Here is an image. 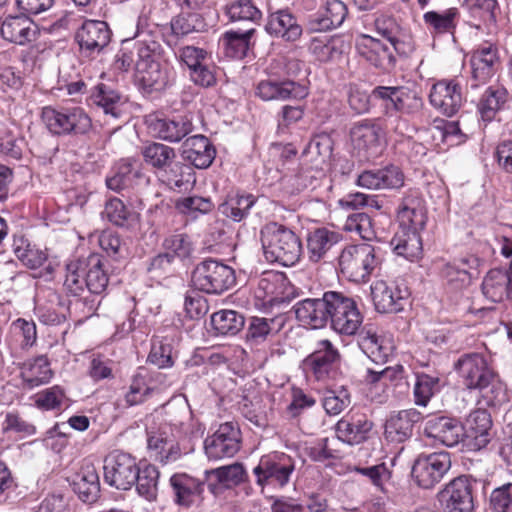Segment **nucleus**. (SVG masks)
<instances>
[{"instance_id":"nucleus-1","label":"nucleus","mask_w":512,"mask_h":512,"mask_svg":"<svg viewBox=\"0 0 512 512\" xmlns=\"http://www.w3.org/2000/svg\"><path fill=\"white\" fill-rule=\"evenodd\" d=\"M328 321L330 327L342 336H354L358 333L361 350L375 363L384 364L394 350L391 340L378 334L372 324L361 329L363 315L354 298L343 292L328 291Z\"/></svg>"},{"instance_id":"nucleus-2","label":"nucleus","mask_w":512,"mask_h":512,"mask_svg":"<svg viewBox=\"0 0 512 512\" xmlns=\"http://www.w3.org/2000/svg\"><path fill=\"white\" fill-rule=\"evenodd\" d=\"M454 370L467 390H477L489 407L508 402L507 389L481 353H465L454 363Z\"/></svg>"},{"instance_id":"nucleus-3","label":"nucleus","mask_w":512,"mask_h":512,"mask_svg":"<svg viewBox=\"0 0 512 512\" xmlns=\"http://www.w3.org/2000/svg\"><path fill=\"white\" fill-rule=\"evenodd\" d=\"M106 263L105 258L98 253L67 263L64 280L67 292L73 296H80L85 289L91 294L104 293L109 283Z\"/></svg>"},{"instance_id":"nucleus-4","label":"nucleus","mask_w":512,"mask_h":512,"mask_svg":"<svg viewBox=\"0 0 512 512\" xmlns=\"http://www.w3.org/2000/svg\"><path fill=\"white\" fill-rule=\"evenodd\" d=\"M261 242L265 259L283 266L295 265L302 255V242L290 228L271 222L261 230Z\"/></svg>"},{"instance_id":"nucleus-5","label":"nucleus","mask_w":512,"mask_h":512,"mask_svg":"<svg viewBox=\"0 0 512 512\" xmlns=\"http://www.w3.org/2000/svg\"><path fill=\"white\" fill-rule=\"evenodd\" d=\"M381 265L382 258L378 250L367 243L347 244L338 256L340 272L355 283H367Z\"/></svg>"},{"instance_id":"nucleus-6","label":"nucleus","mask_w":512,"mask_h":512,"mask_svg":"<svg viewBox=\"0 0 512 512\" xmlns=\"http://www.w3.org/2000/svg\"><path fill=\"white\" fill-rule=\"evenodd\" d=\"M41 120L55 136L85 135L92 128L91 118L79 106H44L41 110Z\"/></svg>"},{"instance_id":"nucleus-7","label":"nucleus","mask_w":512,"mask_h":512,"mask_svg":"<svg viewBox=\"0 0 512 512\" xmlns=\"http://www.w3.org/2000/svg\"><path fill=\"white\" fill-rule=\"evenodd\" d=\"M340 362L338 348L330 340L321 339L303 360L302 368L308 378L327 384L340 375Z\"/></svg>"},{"instance_id":"nucleus-8","label":"nucleus","mask_w":512,"mask_h":512,"mask_svg":"<svg viewBox=\"0 0 512 512\" xmlns=\"http://www.w3.org/2000/svg\"><path fill=\"white\" fill-rule=\"evenodd\" d=\"M192 283L198 291L220 295L236 285V273L231 266L208 258L194 268Z\"/></svg>"},{"instance_id":"nucleus-9","label":"nucleus","mask_w":512,"mask_h":512,"mask_svg":"<svg viewBox=\"0 0 512 512\" xmlns=\"http://www.w3.org/2000/svg\"><path fill=\"white\" fill-rule=\"evenodd\" d=\"M468 57L472 89L487 84L501 70L502 60L496 43L483 41L469 52Z\"/></svg>"},{"instance_id":"nucleus-10","label":"nucleus","mask_w":512,"mask_h":512,"mask_svg":"<svg viewBox=\"0 0 512 512\" xmlns=\"http://www.w3.org/2000/svg\"><path fill=\"white\" fill-rule=\"evenodd\" d=\"M499 244L500 254L509 260V268L490 269L481 283L482 294L493 303L512 300V240L502 237Z\"/></svg>"},{"instance_id":"nucleus-11","label":"nucleus","mask_w":512,"mask_h":512,"mask_svg":"<svg viewBox=\"0 0 512 512\" xmlns=\"http://www.w3.org/2000/svg\"><path fill=\"white\" fill-rule=\"evenodd\" d=\"M295 470L294 459L283 452H273L263 455L259 463L253 469L256 484L264 488L272 486L283 488L289 481Z\"/></svg>"},{"instance_id":"nucleus-12","label":"nucleus","mask_w":512,"mask_h":512,"mask_svg":"<svg viewBox=\"0 0 512 512\" xmlns=\"http://www.w3.org/2000/svg\"><path fill=\"white\" fill-rule=\"evenodd\" d=\"M371 96L381 102L383 110L400 114L415 115L424 105L419 93L406 86H376Z\"/></svg>"},{"instance_id":"nucleus-13","label":"nucleus","mask_w":512,"mask_h":512,"mask_svg":"<svg viewBox=\"0 0 512 512\" xmlns=\"http://www.w3.org/2000/svg\"><path fill=\"white\" fill-rule=\"evenodd\" d=\"M475 483L476 480L466 475L448 482L437 494L441 509L444 512H473Z\"/></svg>"},{"instance_id":"nucleus-14","label":"nucleus","mask_w":512,"mask_h":512,"mask_svg":"<svg viewBox=\"0 0 512 512\" xmlns=\"http://www.w3.org/2000/svg\"><path fill=\"white\" fill-rule=\"evenodd\" d=\"M136 458L123 451H113L104 460V480L118 490H130L136 482Z\"/></svg>"},{"instance_id":"nucleus-15","label":"nucleus","mask_w":512,"mask_h":512,"mask_svg":"<svg viewBox=\"0 0 512 512\" xmlns=\"http://www.w3.org/2000/svg\"><path fill=\"white\" fill-rule=\"evenodd\" d=\"M450 468V454L445 451L434 452L418 456L411 474L419 487L431 489L443 479Z\"/></svg>"},{"instance_id":"nucleus-16","label":"nucleus","mask_w":512,"mask_h":512,"mask_svg":"<svg viewBox=\"0 0 512 512\" xmlns=\"http://www.w3.org/2000/svg\"><path fill=\"white\" fill-rule=\"evenodd\" d=\"M410 290L404 280H378L371 285L375 308L381 313H398L404 309Z\"/></svg>"},{"instance_id":"nucleus-17","label":"nucleus","mask_w":512,"mask_h":512,"mask_svg":"<svg viewBox=\"0 0 512 512\" xmlns=\"http://www.w3.org/2000/svg\"><path fill=\"white\" fill-rule=\"evenodd\" d=\"M241 432L233 422L220 424L218 429L204 441V449L209 459L218 460L233 457L240 449Z\"/></svg>"},{"instance_id":"nucleus-18","label":"nucleus","mask_w":512,"mask_h":512,"mask_svg":"<svg viewBox=\"0 0 512 512\" xmlns=\"http://www.w3.org/2000/svg\"><path fill=\"white\" fill-rule=\"evenodd\" d=\"M255 95L263 101L303 100L309 95L307 86L294 80L269 77L255 86Z\"/></svg>"},{"instance_id":"nucleus-19","label":"nucleus","mask_w":512,"mask_h":512,"mask_svg":"<svg viewBox=\"0 0 512 512\" xmlns=\"http://www.w3.org/2000/svg\"><path fill=\"white\" fill-rule=\"evenodd\" d=\"M381 126L376 119H362L355 122L350 129L353 150L366 160L375 157L380 151Z\"/></svg>"},{"instance_id":"nucleus-20","label":"nucleus","mask_w":512,"mask_h":512,"mask_svg":"<svg viewBox=\"0 0 512 512\" xmlns=\"http://www.w3.org/2000/svg\"><path fill=\"white\" fill-rule=\"evenodd\" d=\"M111 30L108 24L100 20H86L77 29L75 41L80 52L86 56L99 54L111 41Z\"/></svg>"},{"instance_id":"nucleus-21","label":"nucleus","mask_w":512,"mask_h":512,"mask_svg":"<svg viewBox=\"0 0 512 512\" xmlns=\"http://www.w3.org/2000/svg\"><path fill=\"white\" fill-rule=\"evenodd\" d=\"M175 504L184 509L198 507L204 501L205 482L185 473L174 474L170 478Z\"/></svg>"},{"instance_id":"nucleus-22","label":"nucleus","mask_w":512,"mask_h":512,"mask_svg":"<svg viewBox=\"0 0 512 512\" xmlns=\"http://www.w3.org/2000/svg\"><path fill=\"white\" fill-rule=\"evenodd\" d=\"M356 50L365 61L383 72H390L396 66L391 48L370 35L362 34L358 38Z\"/></svg>"},{"instance_id":"nucleus-23","label":"nucleus","mask_w":512,"mask_h":512,"mask_svg":"<svg viewBox=\"0 0 512 512\" xmlns=\"http://www.w3.org/2000/svg\"><path fill=\"white\" fill-rule=\"evenodd\" d=\"M431 105L447 116L455 115L463 104L461 85L456 80H441L432 86Z\"/></svg>"},{"instance_id":"nucleus-24","label":"nucleus","mask_w":512,"mask_h":512,"mask_svg":"<svg viewBox=\"0 0 512 512\" xmlns=\"http://www.w3.org/2000/svg\"><path fill=\"white\" fill-rule=\"evenodd\" d=\"M10 355L17 359L21 358L37 342V328L33 320L18 318L9 327L6 339Z\"/></svg>"},{"instance_id":"nucleus-25","label":"nucleus","mask_w":512,"mask_h":512,"mask_svg":"<svg viewBox=\"0 0 512 512\" xmlns=\"http://www.w3.org/2000/svg\"><path fill=\"white\" fill-rule=\"evenodd\" d=\"M462 7L473 20V26L487 34L497 32V22L501 13L498 0H463Z\"/></svg>"},{"instance_id":"nucleus-26","label":"nucleus","mask_w":512,"mask_h":512,"mask_svg":"<svg viewBox=\"0 0 512 512\" xmlns=\"http://www.w3.org/2000/svg\"><path fill=\"white\" fill-rule=\"evenodd\" d=\"M285 287L286 278L283 273L265 271L258 280L254 295L262 306L272 308L288 302Z\"/></svg>"},{"instance_id":"nucleus-27","label":"nucleus","mask_w":512,"mask_h":512,"mask_svg":"<svg viewBox=\"0 0 512 512\" xmlns=\"http://www.w3.org/2000/svg\"><path fill=\"white\" fill-rule=\"evenodd\" d=\"M462 427L464 437L474 450L486 447L491 440L492 420L485 409H476L470 412Z\"/></svg>"},{"instance_id":"nucleus-28","label":"nucleus","mask_w":512,"mask_h":512,"mask_svg":"<svg viewBox=\"0 0 512 512\" xmlns=\"http://www.w3.org/2000/svg\"><path fill=\"white\" fill-rule=\"evenodd\" d=\"M372 427L366 414L350 411L337 422L335 430L340 440L354 445L365 441Z\"/></svg>"},{"instance_id":"nucleus-29","label":"nucleus","mask_w":512,"mask_h":512,"mask_svg":"<svg viewBox=\"0 0 512 512\" xmlns=\"http://www.w3.org/2000/svg\"><path fill=\"white\" fill-rule=\"evenodd\" d=\"M135 81L145 94L160 93L174 81L175 72L168 63L135 71Z\"/></svg>"},{"instance_id":"nucleus-30","label":"nucleus","mask_w":512,"mask_h":512,"mask_svg":"<svg viewBox=\"0 0 512 512\" xmlns=\"http://www.w3.org/2000/svg\"><path fill=\"white\" fill-rule=\"evenodd\" d=\"M328 291L322 298H307L294 305L295 316L299 322L313 329H320L328 323Z\"/></svg>"},{"instance_id":"nucleus-31","label":"nucleus","mask_w":512,"mask_h":512,"mask_svg":"<svg viewBox=\"0 0 512 512\" xmlns=\"http://www.w3.org/2000/svg\"><path fill=\"white\" fill-rule=\"evenodd\" d=\"M477 259L473 256L455 258L444 263L439 275L443 282L453 290H461L471 282V270L475 267Z\"/></svg>"},{"instance_id":"nucleus-32","label":"nucleus","mask_w":512,"mask_h":512,"mask_svg":"<svg viewBox=\"0 0 512 512\" xmlns=\"http://www.w3.org/2000/svg\"><path fill=\"white\" fill-rule=\"evenodd\" d=\"M424 432L428 437L448 447L457 445L464 437L462 423L455 418L445 416L429 419L425 424Z\"/></svg>"},{"instance_id":"nucleus-33","label":"nucleus","mask_w":512,"mask_h":512,"mask_svg":"<svg viewBox=\"0 0 512 512\" xmlns=\"http://www.w3.org/2000/svg\"><path fill=\"white\" fill-rule=\"evenodd\" d=\"M421 418V413L416 409L392 413L385 422V438L395 443L406 441L411 437L415 423L419 422Z\"/></svg>"},{"instance_id":"nucleus-34","label":"nucleus","mask_w":512,"mask_h":512,"mask_svg":"<svg viewBox=\"0 0 512 512\" xmlns=\"http://www.w3.org/2000/svg\"><path fill=\"white\" fill-rule=\"evenodd\" d=\"M461 17L459 8L429 10L423 14L424 25L433 39L447 34L454 35Z\"/></svg>"},{"instance_id":"nucleus-35","label":"nucleus","mask_w":512,"mask_h":512,"mask_svg":"<svg viewBox=\"0 0 512 512\" xmlns=\"http://www.w3.org/2000/svg\"><path fill=\"white\" fill-rule=\"evenodd\" d=\"M2 37L12 43L25 45L37 39V25L27 16H8L0 26Z\"/></svg>"},{"instance_id":"nucleus-36","label":"nucleus","mask_w":512,"mask_h":512,"mask_svg":"<svg viewBox=\"0 0 512 512\" xmlns=\"http://www.w3.org/2000/svg\"><path fill=\"white\" fill-rule=\"evenodd\" d=\"M265 30L270 35L289 42L298 40L303 32L297 18L288 9H280L270 13Z\"/></svg>"},{"instance_id":"nucleus-37","label":"nucleus","mask_w":512,"mask_h":512,"mask_svg":"<svg viewBox=\"0 0 512 512\" xmlns=\"http://www.w3.org/2000/svg\"><path fill=\"white\" fill-rule=\"evenodd\" d=\"M341 240V235L326 227L315 228L306 237V253L312 263L323 261L328 252Z\"/></svg>"},{"instance_id":"nucleus-38","label":"nucleus","mask_w":512,"mask_h":512,"mask_svg":"<svg viewBox=\"0 0 512 512\" xmlns=\"http://www.w3.org/2000/svg\"><path fill=\"white\" fill-rule=\"evenodd\" d=\"M183 157L194 167L208 168L216 156V149L204 135H194L187 138L182 145Z\"/></svg>"},{"instance_id":"nucleus-39","label":"nucleus","mask_w":512,"mask_h":512,"mask_svg":"<svg viewBox=\"0 0 512 512\" xmlns=\"http://www.w3.org/2000/svg\"><path fill=\"white\" fill-rule=\"evenodd\" d=\"M349 49L350 42L343 35L316 36L309 44L311 54L323 63L339 59Z\"/></svg>"},{"instance_id":"nucleus-40","label":"nucleus","mask_w":512,"mask_h":512,"mask_svg":"<svg viewBox=\"0 0 512 512\" xmlns=\"http://www.w3.org/2000/svg\"><path fill=\"white\" fill-rule=\"evenodd\" d=\"M420 231L405 226L399 227L391 240V246L395 254L410 262L419 260L423 252Z\"/></svg>"},{"instance_id":"nucleus-41","label":"nucleus","mask_w":512,"mask_h":512,"mask_svg":"<svg viewBox=\"0 0 512 512\" xmlns=\"http://www.w3.org/2000/svg\"><path fill=\"white\" fill-rule=\"evenodd\" d=\"M255 33V28L245 31L227 30L224 32L219 42L224 49L225 56L231 59L245 58L249 50L254 48L255 43L252 42V37Z\"/></svg>"},{"instance_id":"nucleus-42","label":"nucleus","mask_w":512,"mask_h":512,"mask_svg":"<svg viewBox=\"0 0 512 512\" xmlns=\"http://www.w3.org/2000/svg\"><path fill=\"white\" fill-rule=\"evenodd\" d=\"M158 180L172 190L187 189L195 182L193 169L176 159L171 160L160 171L156 172Z\"/></svg>"},{"instance_id":"nucleus-43","label":"nucleus","mask_w":512,"mask_h":512,"mask_svg":"<svg viewBox=\"0 0 512 512\" xmlns=\"http://www.w3.org/2000/svg\"><path fill=\"white\" fill-rule=\"evenodd\" d=\"M150 126L158 138L172 143L181 141L193 130L192 122L183 116L175 119L157 118Z\"/></svg>"},{"instance_id":"nucleus-44","label":"nucleus","mask_w":512,"mask_h":512,"mask_svg":"<svg viewBox=\"0 0 512 512\" xmlns=\"http://www.w3.org/2000/svg\"><path fill=\"white\" fill-rule=\"evenodd\" d=\"M20 376L28 388H34L50 381L53 372L45 355H39L22 363Z\"/></svg>"},{"instance_id":"nucleus-45","label":"nucleus","mask_w":512,"mask_h":512,"mask_svg":"<svg viewBox=\"0 0 512 512\" xmlns=\"http://www.w3.org/2000/svg\"><path fill=\"white\" fill-rule=\"evenodd\" d=\"M12 248L16 257L29 269H38L48 262L47 249L37 247L23 235L14 236Z\"/></svg>"},{"instance_id":"nucleus-46","label":"nucleus","mask_w":512,"mask_h":512,"mask_svg":"<svg viewBox=\"0 0 512 512\" xmlns=\"http://www.w3.org/2000/svg\"><path fill=\"white\" fill-rule=\"evenodd\" d=\"M73 489L83 502H94L100 492V481L93 464L83 465L73 482Z\"/></svg>"},{"instance_id":"nucleus-47","label":"nucleus","mask_w":512,"mask_h":512,"mask_svg":"<svg viewBox=\"0 0 512 512\" xmlns=\"http://www.w3.org/2000/svg\"><path fill=\"white\" fill-rule=\"evenodd\" d=\"M509 93L501 85L489 86L478 104L479 113L484 121H492L496 114L502 110L507 103Z\"/></svg>"},{"instance_id":"nucleus-48","label":"nucleus","mask_w":512,"mask_h":512,"mask_svg":"<svg viewBox=\"0 0 512 512\" xmlns=\"http://www.w3.org/2000/svg\"><path fill=\"white\" fill-rule=\"evenodd\" d=\"M90 100L92 104L101 107L105 114L114 118H119L122 113V96L107 84H97L92 90Z\"/></svg>"},{"instance_id":"nucleus-49","label":"nucleus","mask_w":512,"mask_h":512,"mask_svg":"<svg viewBox=\"0 0 512 512\" xmlns=\"http://www.w3.org/2000/svg\"><path fill=\"white\" fill-rule=\"evenodd\" d=\"M143 368H138L131 377L128 389L124 393L123 400L125 407L137 406L144 403L153 393L149 379Z\"/></svg>"},{"instance_id":"nucleus-50","label":"nucleus","mask_w":512,"mask_h":512,"mask_svg":"<svg viewBox=\"0 0 512 512\" xmlns=\"http://www.w3.org/2000/svg\"><path fill=\"white\" fill-rule=\"evenodd\" d=\"M160 472L152 464L137 465L136 490L138 494L148 501H153L157 497L158 482Z\"/></svg>"},{"instance_id":"nucleus-51","label":"nucleus","mask_w":512,"mask_h":512,"mask_svg":"<svg viewBox=\"0 0 512 512\" xmlns=\"http://www.w3.org/2000/svg\"><path fill=\"white\" fill-rule=\"evenodd\" d=\"M133 50L137 55L135 71L166 63L162 61V47L155 40H136L133 42Z\"/></svg>"},{"instance_id":"nucleus-52","label":"nucleus","mask_w":512,"mask_h":512,"mask_svg":"<svg viewBox=\"0 0 512 512\" xmlns=\"http://www.w3.org/2000/svg\"><path fill=\"white\" fill-rule=\"evenodd\" d=\"M245 324L244 317L234 310H220L212 314L211 325L218 335H236Z\"/></svg>"},{"instance_id":"nucleus-53","label":"nucleus","mask_w":512,"mask_h":512,"mask_svg":"<svg viewBox=\"0 0 512 512\" xmlns=\"http://www.w3.org/2000/svg\"><path fill=\"white\" fill-rule=\"evenodd\" d=\"M141 154L145 163L151 166L155 173L164 168L171 160L177 159L174 148L159 142H151L145 145Z\"/></svg>"},{"instance_id":"nucleus-54","label":"nucleus","mask_w":512,"mask_h":512,"mask_svg":"<svg viewBox=\"0 0 512 512\" xmlns=\"http://www.w3.org/2000/svg\"><path fill=\"white\" fill-rule=\"evenodd\" d=\"M175 209L182 215L196 219L210 213L214 209V203L210 197L190 195L177 199Z\"/></svg>"},{"instance_id":"nucleus-55","label":"nucleus","mask_w":512,"mask_h":512,"mask_svg":"<svg viewBox=\"0 0 512 512\" xmlns=\"http://www.w3.org/2000/svg\"><path fill=\"white\" fill-rule=\"evenodd\" d=\"M205 27L204 18L196 12L182 11L170 22L172 35L177 39L186 37L193 32H199Z\"/></svg>"},{"instance_id":"nucleus-56","label":"nucleus","mask_w":512,"mask_h":512,"mask_svg":"<svg viewBox=\"0 0 512 512\" xmlns=\"http://www.w3.org/2000/svg\"><path fill=\"white\" fill-rule=\"evenodd\" d=\"M256 202V197L253 194L235 195L229 197L219 207L220 212L235 222H240L248 214L249 210Z\"/></svg>"},{"instance_id":"nucleus-57","label":"nucleus","mask_w":512,"mask_h":512,"mask_svg":"<svg viewBox=\"0 0 512 512\" xmlns=\"http://www.w3.org/2000/svg\"><path fill=\"white\" fill-rule=\"evenodd\" d=\"M225 14L231 22L257 23L262 18V12L253 0H232L225 6Z\"/></svg>"},{"instance_id":"nucleus-58","label":"nucleus","mask_w":512,"mask_h":512,"mask_svg":"<svg viewBox=\"0 0 512 512\" xmlns=\"http://www.w3.org/2000/svg\"><path fill=\"white\" fill-rule=\"evenodd\" d=\"M147 443L151 456L156 461L167 463L176 460L178 457V448L174 441L162 434L154 433L149 435Z\"/></svg>"},{"instance_id":"nucleus-59","label":"nucleus","mask_w":512,"mask_h":512,"mask_svg":"<svg viewBox=\"0 0 512 512\" xmlns=\"http://www.w3.org/2000/svg\"><path fill=\"white\" fill-rule=\"evenodd\" d=\"M440 378L426 373H417L414 384V402L418 406H427L431 398L439 391Z\"/></svg>"},{"instance_id":"nucleus-60","label":"nucleus","mask_w":512,"mask_h":512,"mask_svg":"<svg viewBox=\"0 0 512 512\" xmlns=\"http://www.w3.org/2000/svg\"><path fill=\"white\" fill-rule=\"evenodd\" d=\"M344 230L356 233L360 238L371 241L376 238V231L372 218L363 212L349 215L344 224Z\"/></svg>"},{"instance_id":"nucleus-61","label":"nucleus","mask_w":512,"mask_h":512,"mask_svg":"<svg viewBox=\"0 0 512 512\" xmlns=\"http://www.w3.org/2000/svg\"><path fill=\"white\" fill-rule=\"evenodd\" d=\"M205 475L214 477L218 482L223 483L226 488L237 486L245 481L246 471L244 466L240 463L221 466L216 469L207 470Z\"/></svg>"},{"instance_id":"nucleus-62","label":"nucleus","mask_w":512,"mask_h":512,"mask_svg":"<svg viewBox=\"0 0 512 512\" xmlns=\"http://www.w3.org/2000/svg\"><path fill=\"white\" fill-rule=\"evenodd\" d=\"M348 14L347 6L340 0H327L322 17L319 19L321 29H333L340 26Z\"/></svg>"},{"instance_id":"nucleus-63","label":"nucleus","mask_w":512,"mask_h":512,"mask_svg":"<svg viewBox=\"0 0 512 512\" xmlns=\"http://www.w3.org/2000/svg\"><path fill=\"white\" fill-rule=\"evenodd\" d=\"M139 174V171L134 169L132 162H120L115 173L107 178V187L116 192L129 188L133 185L134 178L138 177Z\"/></svg>"},{"instance_id":"nucleus-64","label":"nucleus","mask_w":512,"mask_h":512,"mask_svg":"<svg viewBox=\"0 0 512 512\" xmlns=\"http://www.w3.org/2000/svg\"><path fill=\"white\" fill-rule=\"evenodd\" d=\"M163 248L173 260H185L191 256L193 251L189 236L183 233L166 237L163 241Z\"/></svg>"}]
</instances>
